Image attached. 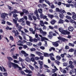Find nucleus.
Here are the masks:
<instances>
[{"instance_id":"obj_1","label":"nucleus","mask_w":76,"mask_h":76,"mask_svg":"<svg viewBox=\"0 0 76 76\" xmlns=\"http://www.w3.org/2000/svg\"><path fill=\"white\" fill-rule=\"evenodd\" d=\"M39 36L41 38V41L43 42L44 41V40H46L47 41H48V39H47V38L45 37H42V35L39 34Z\"/></svg>"},{"instance_id":"obj_2","label":"nucleus","mask_w":76,"mask_h":76,"mask_svg":"<svg viewBox=\"0 0 76 76\" xmlns=\"http://www.w3.org/2000/svg\"><path fill=\"white\" fill-rule=\"evenodd\" d=\"M57 42L59 43V42H60V41H57L56 42H54L53 43V45H54V46L56 47H57L59 45L58 43Z\"/></svg>"},{"instance_id":"obj_3","label":"nucleus","mask_w":76,"mask_h":76,"mask_svg":"<svg viewBox=\"0 0 76 76\" xmlns=\"http://www.w3.org/2000/svg\"><path fill=\"white\" fill-rule=\"evenodd\" d=\"M62 34H64V35H66L67 34L69 35L70 34V32L64 30V31H63L62 33Z\"/></svg>"},{"instance_id":"obj_4","label":"nucleus","mask_w":76,"mask_h":76,"mask_svg":"<svg viewBox=\"0 0 76 76\" xmlns=\"http://www.w3.org/2000/svg\"><path fill=\"white\" fill-rule=\"evenodd\" d=\"M59 69L60 70V71H61V72H62L63 73H66L67 72L66 70L65 69H63L61 67H59Z\"/></svg>"},{"instance_id":"obj_5","label":"nucleus","mask_w":76,"mask_h":76,"mask_svg":"<svg viewBox=\"0 0 76 76\" xmlns=\"http://www.w3.org/2000/svg\"><path fill=\"white\" fill-rule=\"evenodd\" d=\"M72 18L73 19H75V20H76V14L74 12H72Z\"/></svg>"},{"instance_id":"obj_6","label":"nucleus","mask_w":76,"mask_h":76,"mask_svg":"<svg viewBox=\"0 0 76 76\" xmlns=\"http://www.w3.org/2000/svg\"><path fill=\"white\" fill-rule=\"evenodd\" d=\"M57 38L58 39H59V40H62L64 42L66 41V39L64 38H61L60 36H59Z\"/></svg>"},{"instance_id":"obj_7","label":"nucleus","mask_w":76,"mask_h":76,"mask_svg":"<svg viewBox=\"0 0 76 76\" xmlns=\"http://www.w3.org/2000/svg\"><path fill=\"white\" fill-rule=\"evenodd\" d=\"M5 15V16H8V15H9V14L5 13H3L1 15V18L3 19H4L5 18V15Z\"/></svg>"},{"instance_id":"obj_8","label":"nucleus","mask_w":76,"mask_h":76,"mask_svg":"<svg viewBox=\"0 0 76 76\" xmlns=\"http://www.w3.org/2000/svg\"><path fill=\"white\" fill-rule=\"evenodd\" d=\"M12 32L15 34V36H16V37L17 36V35H19V32H18V30H17L16 31L14 30H13L12 31Z\"/></svg>"},{"instance_id":"obj_9","label":"nucleus","mask_w":76,"mask_h":76,"mask_svg":"<svg viewBox=\"0 0 76 76\" xmlns=\"http://www.w3.org/2000/svg\"><path fill=\"white\" fill-rule=\"evenodd\" d=\"M12 67L14 68V69H16V67H18V65L14 63H12Z\"/></svg>"},{"instance_id":"obj_10","label":"nucleus","mask_w":76,"mask_h":76,"mask_svg":"<svg viewBox=\"0 0 76 76\" xmlns=\"http://www.w3.org/2000/svg\"><path fill=\"white\" fill-rule=\"evenodd\" d=\"M59 31L60 32H61V34L63 33L64 30H63V28L61 27L59 28L58 29Z\"/></svg>"},{"instance_id":"obj_11","label":"nucleus","mask_w":76,"mask_h":76,"mask_svg":"<svg viewBox=\"0 0 76 76\" xmlns=\"http://www.w3.org/2000/svg\"><path fill=\"white\" fill-rule=\"evenodd\" d=\"M24 72H25L26 73H28V74L29 73H32V72L31 71L28 70V69H26V70H25L24 71Z\"/></svg>"},{"instance_id":"obj_12","label":"nucleus","mask_w":76,"mask_h":76,"mask_svg":"<svg viewBox=\"0 0 76 76\" xmlns=\"http://www.w3.org/2000/svg\"><path fill=\"white\" fill-rule=\"evenodd\" d=\"M68 29L69 31H73V28L72 26H69V27H68Z\"/></svg>"},{"instance_id":"obj_13","label":"nucleus","mask_w":76,"mask_h":76,"mask_svg":"<svg viewBox=\"0 0 76 76\" xmlns=\"http://www.w3.org/2000/svg\"><path fill=\"white\" fill-rule=\"evenodd\" d=\"M29 30H30V31L31 32H32L33 34H35V30L33 31H34V30L33 29V28H30Z\"/></svg>"},{"instance_id":"obj_14","label":"nucleus","mask_w":76,"mask_h":76,"mask_svg":"<svg viewBox=\"0 0 76 76\" xmlns=\"http://www.w3.org/2000/svg\"><path fill=\"white\" fill-rule=\"evenodd\" d=\"M28 37H29V41H30V42H33V41H34V39H32V37H31V36H28Z\"/></svg>"},{"instance_id":"obj_15","label":"nucleus","mask_w":76,"mask_h":76,"mask_svg":"<svg viewBox=\"0 0 76 76\" xmlns=\"http://www.w3.org/2000/svg\"><path fill=\"white\" fill-rule=\"evenodd\" d=\"M25 60L27 62H30L31 61L30 58L28 57H26L25 59Z\"/></svg>"},{"instance_id":"obj_16","label":"nucleus","mask_w":76,"mask_h":76,"mask_svg":"<svg viewBox=\"0 0 76 76\" xmlns=\"http://www.w3.org/2000/svg\"><path fill=\"white\" fill-rule=\"evenodd\" d=\"M56 58L57 60H59V61L60 60L61 58V57H60V56L58 55L57 56H56Z\"/></svg>"},{"instance_id":"obj_17","label":"nucleus","mask_w":76,"mask_h":76,"mask_svg":"<svg viewBox=\"0 0 76 76\" xmlns=\"http://www.w3.org/2000/svg\"><path fill=\"white\" fill-rule=\"evenodd\" d=\"M36 54L38 55L39 56H40L41 55H42V53L38 51L36 52Z\"/></svg>"},{"instance_id":"obj_18","label":"nucleus","mask_w":76,"mask_h":76,"mask_svg":"<svg viewBox=\"0 0 76 76\" xmlns=\"http://www.w3.org/2000/svg\"><path fill=\"white\" fill-rule=\"evenodd\" d=\"M48 17H49L50 18H51V19H52V18H53L54 17V15H53L50 14H48Z\"/></svg>"},{"instance_id":"obj_19","label":"nucleus","mask_w":76,"mask_h":76,"mask_svg":"<svg viewBox=\"0 0 76 76\" xmlns=\"http://www.w3.org/2000/svg\"><path fill=\"white\" fill-rule=\"evenodd\" d=\"M69 46H71V47H75V44L74 43L72 44L70 43H69Z\"/></svg>"},{"instance_id":"obj_20","label":"nucleus","mask_w":76,"mask_h":76,"mask_svg":"<svg viewBox=\"0 0 76 76\" xmlns=\"http://www.w3.org/2000/svg\"><path fill=\"white\" fill-rule=\"evenodd\" d=\"M12 65H13V63H12L11 62H10L8 64V66L10 68H11V67H12Z\"/></svg>"},{"instance_id":"obj_21","label":"nucleus","mask_w":76,"mask_h":76,"mask_svg":"<svg viewBox=\"0 0 76 76\" xmlns=\"http://www.w3.org/2000/svg\"><path fill=\"white\" fill-rule=\"evenodd\" d=\"M58 23L61 24L63 23V20H62L61 19H60L58 21Z\"/></svg>"},{"instance_id":"obj_22","label":"nucleus","mask_w":76,"mask_h":76,"mask_svg":"<svg viewBox=\"0 0 76 76\" xmlns=\"http://www.w3.org/2000/svg\"><path fill=\"white\" fill-rule=\"evenodd\" d=\"M55 22H56V21L54 20H53L51 22H50V23L52 25H54Z\"/></svg>"},{"instance_id":"obj_23","label":"nucleus","mask_w":76,"mask_h":76,"mask_svg":"<svg viewBox=\"0 0 76 76\" xmlns=\"http://www.w3.org/2000/svg\"><path fill=\"white\" fill-rule=\"evenodd\" d=\"M59 17L61 19H63V18H64V15H63L62 14H61L60 13H59Z\"/></svg>"},{"instance_id":"obj_24","label":"nucleus","mask_w":76,"mask_h":76,"mask_svg":"<svg viewBox=\"0 0 76 76\" xmlns=\"http://www.w3.org/2000/svg\"><path fill=\"white\" fill-rule=\"evenodd\" d=\"M38 12L39 13H42V9H39L38 10Z\"/></svg>"},{"instance_id":"obj_25","label":"nucleus","mask_w":76,"mask_h":76,"mask_svg":"<svg viewBox=\"0 0 76 76\" xmlns=\"http://www.w3.org/2000/svg\"><path fill=\"white\" fill-rule=\"evenodd\" d=\"M61 11L59 13H61V14H63V13H66V12H65V11H64V10H62L61 9Z\"/></svg>"},{"instance_id":"obj_26","label":"nucleus","mask_w":76,"mask_h":76,"mask_svg":"<svg viewBox=\"0 0 76 76\" xmlns=\"http://www.w3.org/2000/svg\"><path fill=\"white\" fill-rule=\"evenodd\" d=\"M40 24L41 26H43V24L44 25V22L42 20L40 21Z\"/></svg>"},{"instance_id":"obj_27","label":"nucleus","mask_w":76,"mask_h":76,"mask_svg":"<svg viewBox=\"0 0 76 76\" xmlns=\"http://www.w3.org/2000/svg\"><path fill=\"white\" fill-rule=\"evenodd\" d=\"M26 44L28 45H32V44L30 42H26Z\"/></svg>"},{"instance_id":"obj_28","label":"nucleus","mask_w":76,"mask_h":76,"mask_svg":"<svg viewBox=\"0 0 76 76\" xmlns=\"http://www.w3.org/2000/svg\"><path fill=\"white\" fill-rule=\"evenodd\" d=\"M45 57H49V55L47 53H44Z\"/></svg>"},{"instance_id":"obj_29","label":"nucleus","mask_w":76,"mask_h":76,"mask_svg":"<svg viewBox=\"0 0 76 76\" xmlns=\"http://www.w3.org/2000/svg\"><path fill=\"white\" fill-rule=\"evenodd\" d=\"M56 12H59V13H60L61 12V10H59V8H57L56 9Z\"/></svg>"},{"instance_id":"obj_30","label":"nucleus","mask_w":76,"mask_h":76,"mask_svg":"<svg viewBox=\"0 0 76 76\" xmlns=\"http://www.w3.org/2000/svg\"><path fill=\"white\" fill-rule=\"evenodd\" d=\"M23 12L24 13H26L27 14L28 13V10H26L25 9L23 10Z\"/></svg>"},{"instance_id":"obj_31","label":"nucleus","mask_w":76,"mask_h":76,"mask_svg":"<svg viewBox=\"0 0 76 76\" xmlns=\"http://www.w3.org/2000/svg\"><path fill=\"white\" fill-rule=\"evenodd\" d=\"M38 62H39V64L40 65H43V61L39 60L38 61Z\"/></svg>"},{"instance_id":"obj_32","label":"nucleus","mask_w":76,"mask_h":76,"mask_svg":"<svg viewBox=\"0 0 76 76\" xmlns=\"http://www.w3.org/2000/svg\"><path fill=\"white\" fill-rule=\"evenodd\" d=\"M22 27L21 26H19L18 27V31H19V32H20V31L21 30V29H22Z\"/></svg>"},{"instance_id":"obj_33","label":"nucleus","mask_w":76,"mask_h":76,"mask_svg":"<svg viewBox=\"0 0 76 76\" xmlns=\"http://www.w3.org/2000/svg\"><path fill=\"white\" fill-rule=\"evenodd\" d=\"M28 18L29 20H32V18L31 15H28Z\"/></svg>"},{"instance_id":"obj_34","label":"nucleus","mask_w":76,"mask_h":76,"mask_svg":"<svg viewBox=\"0 0 76 76\" xmlns=\"http://www.w3.org/2000/svg\"><path fill=\"white\" fill-rule=\"evenodd\" d=\"M66 53H64L63 54H61V56L62 58H64V56H66Z\"/></svg>"},{"instance_id":"obj_35","label":"nucleus","mask_w":76,"mask_h":76,"mask_svg":"<svg viewBox=\"0 0 76 76\" xmlns=\"http://www.w3.org/2000/svg\"><path fill=\"white\" fill-rule=\"evenodd\" d=\"M66 19H72L71 17L69 15H67L66 16Z\"/></svg>"},{"instance_id":"obj_36","label":"nucleus","mask_w":76,"mask_h":76,"mask_svg":"<svg viewBox=\"0 0 76 76\" xmlns=\"http://www.w3.org/2000/svg\"><path fill=\"white\" fill-rule=\"evenodd\" d=\"M26 24L27 25H28V26H30V23H31V22H30L28 21H27L26 22Z\"/></svg>"},{"instance_id":"obj_37","label":"nucleus","mask_w":76,"mask_h":76,"mask_svg":"<svg viewBox=\"0 0 76 76\" xmlns=\"http://www.w3.org/2000/svg\"><path fill=\"white\" fill-rule=\"evenodd\" d=\"M29 67H30V69L32 70H33L34 69V67L30 65H29Z\"/></svg>"},{"instance_id":"obj_38","label":"nucleus","mask_w":76,"mask_h":76,"mask_svg":"<svg viewBox=\"0 0 76 76\" xmlns=\"http://www.w3.org/2000/svg\"><path fill=\"white\" fill-rule=\"evenodd\" d=\"M45 3H47V4H48L49 5V6H50V2L49 1H48L47 0H45Z\"/></svg>"},{"instance_id":"obj_39","label":"nucleus","mask_w":76,"mask_h":76,"mask_svg":"<svg viewBox=\"0 0 76 76\" xmlns=\"http://www.w3.org/2000/svg\"><path fill=\"white\" fill-rule=\"evenodd\" d=\"M18 45H19V46H23V45L21 44L20 42L18 41Z\"/></svg>"},{"instance_id":"obj_40","label":"nucleus","mask_w":76,"mask_h":76,"mask_svg":"<svg viewBox=\"0 0 76 76\" xmlns=\"http://www.w3.org/2000/svg\"><path fill=\"white\" fill-rule=\"evenodd\" d=\"M43 26V29H47V27L46 26H45L44 24H43V26Z\"/></svg>"},{"instance_id":"obj_41","label":"nucleus","mask_w":76,"mask_h":76,"mask_svg":"<svg viewBox=\"0 0 76 76\" xmlns=\"http://www.w3.org/2000/svg\"><path fill=\"white\" fill-rule=\"evenodd\" d=\"M21 32L22 33L21 35H22V36H24V35H25V34H25V33L24 32L22 31H21Z\"/></svg>"},{"instance_id":"obj_42","label":"nucleus","mask_w":76,"mask_h":76,"mask_svg":"<svg viewBox=\"0 0 76 76\" xmlns=\"http://www.w3.org/2000/svg\"><path fill=\"white\" fill-rule=\"evenodd\" d=\"M7 58L9 60H10V61L13 60V59L12 58L10 57H7Z\"/></svg>"},{"instance_id":"obj_43","label":"nucleus","mask_w":76,"mask_h":76,"mask_svg":"<svg viewBox=\"0 0 76 76\" xmlns=\"http://www.w3.org/2000/svg\"><path fill=\"white\" fill-rule=\"evenodd\" d=\"M18 13V11H17V10H15L14 11L12 12V13L13 14H14V13Z\"/></svg>"},{"instance_id":"obj_44","label":"nucleus","mask_w":76,"mask_h":76,"mask_svg":"<svg viewBox=\"0 0 76 76\" xmlns=\"http://www.w3.org/2000/svg\"><path fill=\"white\" fill-rule=\"evenodd\" d=\"M24 19H23V18L20 19L19 20H18V22H23V21L24 20Z\"/></svg>"},{"instance_id":"obj_45","label":"nucleus","mask_w":76,"mask_h":76,"mask_svg":"<svg viewBox=\"0 0 76 76\" xmlns=\"http://www.w3.org/2000/svg\"><path fill=\"white\" fill-rule=\"evenodd\" d=\"M55 62L58 65V66H59V64L60 63V62L58 61L57 60H56Z\"/></svg>"},{"instance_id":"obj_46","label":"nucleus","mask_w":76,"mask_h":76,"mask_svg":"<svg viewBox=\"0 0 76 76\" xmlns=\"http://www.w3.org/2000/svg\"><path fill=\"white\" fill-rule=\"evenodd\" d=\"M63 66H67L68 65V64L67 63H63Z\"/></svg>"},{"instance_id":"obj_47","label":"nucleus","mask_w":76,"mask_h":76,"mask_svg":"<svg viewBox=\"0 0 76 76\" xmlns=\"http://www.w3.org/2000/svg\"><path fill=\"white\" fill-rule=\"evenodd\" d=\"M7 23L8 25H13L12 23H10V22H9L8 21H7Z\"/></svg>"},{"instance_id":"obj_48","label":"nucleus","mask_w":76,"mask_h":76,"mask_svg":"<svg viewBox=\"0 0 76 76\" xmlns=\"http://www.w3.org/2000/svg\"><path fill=\"white\" fill-rule=\"evenodd\" d=\"M39 31L41 34H42L43 33L44 31H43L42 30V29H41V28H39Z\"/></svg>"},{"instance_id":"obj_49","label":"nucleus","mask_w":76,"mask_h":76,"mask_svg":"<svg viewBox=\"0 0 76 76\" xmlns=\"http://www.w3.org/2000/svg\"><path fill=\"white\" fill-rule=\"evenodd\" d=\"M43 16L44 15H43V14H42V13H40V18H43Z\"/></svg>"},{"instance_id":"obj_50","label":"nucleus","mask_w":76,"mask_h":76,"mask_svg":"<svg viewBox=\"0 0 76 76\" xmlns=\"http://www.w3.org/2000/svg\"><path fill=\"white\" fill-rule=\"evenodd\" d=\"M33 41L34 42H38V39H37L36 38L34 39Z\"/></svg>"},{"instance_id":"obj_51","label":"nucleus","mask_w":76,"mask_h":76,"mask_svg":"<svg viewBox=\"0 0 76 76\" xmlns=\"http://www.w3.org/2000/svg\"><path fill=\"white\" fill-rule=\"evenodd\" d=\"M62 61L63 62H65V61H66V58H63L62 59Z\"/></svg>"},{"instance_id":"obj_52","label":"nucleus","mask_w":76,"mask_h":76,"mask_svg":"<svg viewBox=\"0 0 76 76\" xmlns=\"http://www.w3.org/2000/svg\"><path fill=\"white\" fill-rule=\"evenodd\" d=\"M30 50L31 51H35V50H36V49H35V48H33L30 49Z\"/></svg>"},{"instance_id":"obj_53","label":"nucleus","mask_w":76,"mask_h":76,"mask_svg":"<svg viewBox=\"0 0 76 76\" xmlns=\"http://www.w3.org/2000/svg\"><path fill=\"white\" fill-rule=\"evenodd\" d=\"M30 57H35L34 55L32 53L30 54Z\"/></svg>"},{"instance_id":"obj_54","label":"nucleus","mask_w":76,"mask_h":76,"mask_svg":"<svg viewBox=\"0 0 76 76\" xmlns=\"http://www.w3.org/2000/svg\"><path fill=\"white\" fill-rule=\"evenodd\" d=\"M6 29L7 30H12V28H10L9 27H7L6 28Z\"/></svg>"},{"instance_id":"obj_55","label":"nucleus","mask_w":76,"mask_h":76,"mask_svg":"<svg viewBox=\"0 0 76 76\" xmlns=\"http://www.w3.org/2000/svg\"><path fill=\"white\" fill-rule=\"evenodd\" d=\"M19 61H23L24 60L23 59H22V58H21L20 57H19Z\"/></svg>"},{"instance_id":"obj_56","label":"nucleus","mask_w":76,"mask_h":76,"mask_svg":"<svg viewBox=\"0 0 76 76\" xmlns=\"http://www.w3.org/2000/svg\"><path fill=\"white\" fill-rule=\"evenodd\" d=\"M71 68V69H73V68H74V65H71L70 66H69Z\"/></svg>"},{"instance_id":"obj_57","label":"nucleus","mask_w":76,"mask_h":76,"mask_svg":"<svg viewBox=\"0 0 76 76\" xmlns=\"http://www.w3.org/2000/svg\"><path fill=\"white\" fill-rule=\"evenodd\" d=\"M13 21L15 23H17V20H16L14 19H13Z\"/></svg>"},{"instance_id":"obj_58","label":"nucleus","mask_w":76,"mask_h":76,"mask_svg":"<svg viewBox=\"0 0 76 76\" xmlns=\"http://www.w3.org/2000/svg\"><path fill=\"white\" fill-rule=\"evenodd\" d=\"M24 32H26V33H27V32H29V31H28V30H27V29H26V28H24Z\"/></svg>"},{"instance_id":"obj_59","label":"nucleus","mask_w":76,"mask_h":76,"mask_svg":"<svg viewBox=\"0 0 76 76\" xmlns=\"http://www.w3.org/2000/svg\"><path fill=\"white\" fill-rule=\"evenodd\" d=\"M50 59L52 60V61H55V58H54L53 57H50Z\"/></svg>"},{"instance_id":"obj_60","label":"nucleus","mask_w":76,"mask_h":76,"mask_svg":"<svg viewBox=\"0 0 76 76\" xmlns=\"http://www.w3.org/2000/svg\"><path fill=\"white\" fill-rule=\"evenodd\" d=\"M8 7L10 10H12L13 9V8L10 6H8Z\"/></svg>"},{"instance_id":"obj_61","label":"nucleus","mask_w":76,"mask_h":76,"mask_svg":"<svg viewBox=\"0 0 76 76\" xmlns=\"http://www.w3.org/2000/svg\"><path fill=\"white\" fill-rule=\"evenodd\" d=\"M49 55L50 56V57H54V55L53 53H51L49 54Z\"/></svg>"},{"instance_id":"obj_62","label":"nucleus","mask_w":76,"mask_h":76,"mask_svg":"<svg viewBox=\"0 0 76 76\" xmlns=\"http://www.w3.org/2000/svg\"><path fill=\"white\" fill-rule=\"evenodd\" d=\"M56 70L55 69H53L52 70V73H55Z\"/></svg>"},{"instance_id":"obj_63","label":"nucleus","mask_w":76,"mask_h":76,"mask_svg":"<svg viewBox=\"0 0 76 76\" xmlns=\"http://www.w3.org/2000/svg\"><path fill=\"white\" fill-rule=\"evenodd\" d=\"M32 18L34 20H37V17H36L33 16Z\"/></svg>"},{"instance_id":"obj_64","label":"nucleus","mask_w":76,"mask_h":76,"mask_svg":"<svg viewBox=\"0 0 76 76\" xmlns=\"http://www.w3.org/2000/svg\"><path fill=\"white\" fill-rule=\"evenodd\" d=\"M12 57L14 58V59H17V57L16 56H12Z\"/></svg>"}]
</instances>
